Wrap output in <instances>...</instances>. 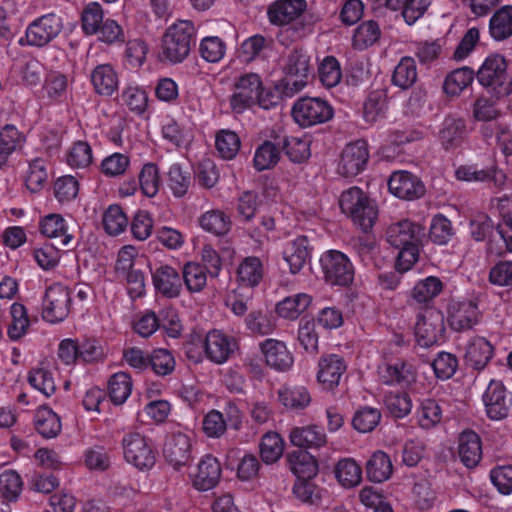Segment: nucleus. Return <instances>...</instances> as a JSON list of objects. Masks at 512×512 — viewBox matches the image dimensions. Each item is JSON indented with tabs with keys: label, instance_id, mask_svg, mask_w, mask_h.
Instances as JSON below:
<instances>
[{
	"label": "nucleus",
	"instance_id": "obj_21",
	"mask_svg": "<svg viewBox=\"0 0 512 512\" xmlns=\"http://www.w3.org/2000/svg\"><path fill=\"white\" fill-rule=\"evenodd\" d=\"M152 284L158 294L166 298H177L182 290V278L170 265L162 264L151 271Z\"/></svg>",
	"mask_w": 512,
	"mask_h": 512
},
{
	"label": "nucleus",
	"instance_id": "obj_13",
	"mask_svg": "<svg viewBox=\"0 0 512 512\" xmlns=\"http://www.w3.org/2000/svg\"><path fill=\"white\" fill-rule=\"evenodd\" d=\"M416 367L408 360L397 359L379 365V381L387 386L409 387L416 381Z\"/></svg>",
	"mask_w": 512,
	"mask_h": 512
},
{
	"label": "nucleus",
	"instance_id": "obj_20",
	"mask_svg": "<svg viewBox=\"0 0 512 512\" xmlns=\"http://www.w3.org/2000/svg\"><path fill=\"white\" fill-rule=\"evenodd\" d=\"M221 465L212 455L203 456L195 471L190 474L192 484L198 491H208L214 488L221 478Z\"/></svg>",
	"mask_w": 512,
	"mask_h": 512
},
{
	"label": "nucleus",
	"instance_id": "obj_4",
	"mask_svg": "<svg viewBox=\"0 0 512 512\" xmlns=\"http://www.w3.org/2000/svg\"><path fill=\"white\" fill-rule=\"evenodd\" d=\"M63 29L62 18L55 13L42 15L32 21L20 37V46L44 47L58 37Z\"/></svg>",
	"mask_w": 512,
	"mask_h": 512
},
{
	"label": "nucleus",
	"instance_id": "obj_31",
	"mask_svg": "<svg viewBox=\"0 0 512 512\" xmlns=\"http://www.w3.org/2000/svg\"><path fill=\"white\" fill-rule=\"evenodd\" d=\"M263 276V263L256 256L245 257L238 265L236 278L242 287L253 288L258 286Z\"/></svg>",
	"mask_w": 512,
	"mask_h": 512
},
{
	"label": "nucleus",
	"instance_id": "obj_44",
	"mask_svg": "<svg viewBox=\"0 0 512 512\" xmlns=\"http://www.w3.org/2000/svg\"><path fill=\"white\" fill-rule=\"evenodd\" d=\"M40 231L49 238H60L62 246H68L72 236L67 233L64 218L59 214H50L40 222Z\"/></svg>",
	"mask_w": 512,
	"mask_h": 512
},
{
	"label": "nucleus",
	"instance_id": "obj_11",
	"mask_svg": "<svg viewBox=\"0 0 512 512\" xmlns=\"http://www.w3.org/2000/svg\"><path fill=\"white\" fill-rule=\"evenodd\" d=\"M324 278L332 285L346 286L353 281L354 267L350 259L338 250L325 252L320 258Z\"/></svg>",
	"mask_w": 512,
	"mask_h": 512
},
{
	"label": "nucleus",
	"instance_id": "obj_12",
	"mask_svg": "<svg viewBox=\"0 0 512 512\" xmlns=\"http://www.w3.org/2000/svg\"><path fill=\"white\" fill-rule=\"evenodd\" d=\"M445 331L444 316L435 308H425L417 315L415 335L419 345L429 347L435 344Z\"/></svg>",
	"mask_w": 512,
	"mask_h": 512
},
{
	"label": "nucleus",
	"instance_id": "obj_19",
	"mask_svg": "<svg viewBox=\"0 0 512 512\" xmlns=\"http://www.w3.org/2000/svg\"><path fill=\"white\" fill-rule=\"evenodd\" d=\"M346 369L347 364L341 355H322L318 362L317 380L324 389L332 390L339 385Z\"/></svg>",
	"mask_w": 512,
	"mask_h": 512
},
{
	"label": "nucleus",
	"instance_id": "obj_37",
	"mask_svg": "<svg viewBox=\"0 0 512 512\" xmlns=\"http://www.w3.org/2000/svg\"><path fill=\"white\" fill-rule=\"evenodd\" d=\"M366 475L369 481L382 483L388 480L393 472L390 457L383 451L374 452L366 463Z\"/></svg>",
	"mask_w": 512,
	"mask_h": 512
},
{
	"label": "nucleus",
	"instance_id": "obj_56",
	"mask_svg": "<svg viewBox=\"0 0 512 512\" xmlns=\"http://www.w3.org/2000/svg\"><path fill=\"white\" fill-rule=\"evenodd\" d=\"M182 282L191 293L200 292L207 283L206 269L195 262H188L182 270Z\"/></svg>",
	"mask_w": 512,
	"mask_h": 512
},
{
	"label": "nucleus",
	"instance_id": "obj_41",
	"mask_svg": "<svg viewBox=\"0 0 512 512\" xmlns=\"http://www.w3.org/2000/svg\"><path fill=\"white\" fill-rule=\"evenodd\" d=\"M336 479L345 488H353L362 480V469L352 458H343L338 461L334 470Z\"/></svg>",
	"mask_w": 512,
	"mask_h": 512
},
{
	"label": "nucleus",
	"instance_id": "obj_60",
	"mask_svg": "<svg viewBox=\"0 0 512 512\" xmlns=\"http://www.w3.org/2000/svg\"><path fill=\"white\" fill-rule=\"evenodd\" d=\"M284 441L276 432L266 433L260 443V455L262 460L267 463L276 462L283 454Z\"/></svg>",
	"mask_w": 512,
	"mask_h": 512
},
{
	"label": "nucleus",
	"instance_id": "obj_59",
	"mask_svg": "<svg viewBox=\"0 0 512 512\" xmlns=\"http://www.w3.org/2000/svg\"><path fill=\"white\" fill-rule=\"evenodd\" d=\"M199 54L208 63H218L226 54V43L218 36L204 37L199 44Z\"/></svg>",
	"mask_w": 512,
	"mask_h": 512
},
{
	"label": "nucleus",
	"instance_id": "obj_33",
	"mask_svg": "<svg viewBox=\"0 0 512 512\" xmlns=\"http://www.w3.org/2000/svg\"><path fill=\"white\" fill-rule=\"evenodd\" d=\"M387 109V93L384 90L372 91L365 100L363 118L368 124H381L387 116Z\"/></svg>",
	"mask_w": 512,
	"mask_h": 512
},
{
	"label": "nucleus",
	"instance_id": "obj_9",
	"mask_svg": "<svg viewBox=\"0 0 512 512\" xmlns=\"http://www.w3.org/2000/svg\"><path fill=\"white\" fill-rule=\"evenodd\" d=\"M125 460L136 468L150 469L154 466L156 455L149 439L138 432H129L122 439Z\"/></svg>",
	"mask_w": 512,
	"mask_h": 512
},
{
	"label": "nucleus",
	"instance_id": "obj_17",
	"mask_svg": "<svg viewBox=\"0 0 512 512\" xmlns=\"http://www.w3.org/2000/svg\"><path fill=\"white\" fill-rule=\"evenodd\" d=\"M487 416L492 420H502L508 416L512 399L500 381L492 380L483 394Z\"/></svg>",
	"mask_w": 512,
	"mask_h": 512
},
{
	"label": "nucleus",
	"instance_id": "obj_47",
	"mask_svg": "<svg viewBox=\"0 0 512 512\" xmlns=\"http://www.w3.org/2000/svg\"><path fill=\"white\" fill-rule=\"evenodd\" d=\"M132 391V381L126 372L113 374L108 381V394L115 405L123 404Z\"/></svg>",
	"mask_w": 512,
	"mask_h": 512
},
{
	"label": "nucleus",
	"instance_id": "obj_39",
	"mask_svg": "<svg viewBox=\"0 0 512 512\" xmlns=\"http://www.w3.org/2000/svg\"><path fill=\"white\" fill-rule=\"evenodd\" d=\"M490 36L502 41L512 35V6L505 5L495 11L489 21Z\"/></svg>",
	"mask_w": 512,
	"mask_h": 512
},
{
	"label": "nucleus",
	"instance_id": "obj_51",
	"mask_svg": "<svg viewBox=\"0 0 512 512\" xmlns=\"http://www.w3.org/2000/svg\"><path fill=\"white\" fill-rule=\"evenodd\" d=\"M443 289L444 283L438 277L428 276L415 284L412 298L418 303H427L440 295Z\"/></svg>",
	"mask_w": 512,
	"mask_h": 512
},
{
	"label": "nucleus",
	"instance_id": "obj_40",
	"mask_svg": "<svg viewBox=\"0 0 512 512\" xmlns=\"http://www.w3.org/2000/svg\"><path fill=\"white\" fill-rule=\"evenodd\" d=\"M37 432L44 438H54L61 431V421L58 415L48 407H41L34 417Z\"/></svg>",
	"mask_w": 512,
	"mask_h": 512
},
{
	"label": "nucleus",
	"instance_id": "obj_32",
	"mask_svg": "<svg viewBox=\"0 0 512 512\" xmlns=\"http://www.w3.org/2000/svg\"><path fill=\"white\" fill-rule=\"evenodd\" d=\"M475 78L473 69L460 67L449 72L443 81V92L449 98H455L472 85Z\"/></svg>",
	"mask_w": 512,
	"mask_h": 512
},
{
	"label": "nucleus",
	"instance_id": "obj_25",
	"mask_svg": "<svg viewBox=\"0 0 512 512\" xmlns=\"http://www.w3.org/2000/svg\"><path fill=\"white\" fill-rule=\"evenodd\" d=\"M90 82L96 94L110 97L119 88V76L110 64L97 65L90 74Z\"/></svg>",
	"mask_w": 512,
	"mask_h": 512
},
{
	"label": "nucleus",
	"instance_id": "obj_58",
	"mask_svg": "<svg viewBox=\"0 0 512 512\" xmlns=\"http://www.w3.org/2000/svg\"><path fill=\"white\" fill-rule=\"evenodd\" d=\"M28 382L46 397L52 396L56 391L53 373L46 367L31 369L28 374Z\"/></svg>",
	"mask_w": 512,
	"mask_h": 512
},
{
	"label": "nucleus",
	"instance_id": "obj_6",
	"mask_svg": "<svg viewBox=\"0 0 512 512\" xmlns=\"http://www.w3.org/2000/svg\"><path fill=\"white\" fill-rule=\"evenodd\" d=\"M306 9V0H275L268 6L267 16L269 22L276 26L295 23L294 32L300 38L308 33L306 26L299 22Z\"/></svg>",
	"mask_w": 512,
	"mask_h": 512
},
{
	"label": "nucleus",
	"instance_id": "obj_50",
	"mask_svg": "<svg viewBox=\"0 0 512 512\" xmlns=\"http://www.w3.org/2000/svg\"><path fill=\"white\" fill-rule=\"evenodd\" d=\"M381 30L377 22H362L354 31L352 44L355 49L364 50L375 44L380 38Z\"/></svg>",
	"mask_w": 512,
	"mask_h": 512
},
{
	"label": "nucleus",
	"instance_id": "obj_3",
	"mask_svg": "<svg viewBox=\"0 0 512 512\" xmlns=\"http://www.w3.org/2000/svg\"><path fill=\"white\" fill-rule=\"evenodd\" d=\"M341 210L349 215L355 225L367 232L375 223L377 210L372 201L358 187H351L340 196Z\"/></svg>",
	"mask_w": 512,
	"mask_h": 512
},
{
	"label": "nucleus",
	"instance_id": "obj_52",
	"mask_svg": "<svg viewBox=\"0 0 512 512\" xmlns=\"http://www.w3.org/2000/svg\"><path fill=\"white\" fill-rule=\"evenodd\" d=\"M442 409L434 399H424L417 409V422L422 429L430 430L440 424Z\"/></svg>",
	"mask_w": 512,
	"mask_h": 512
},
{
	"label": "nucleus",
	"instance_id": "obj_16",
	"mask_svg": "<svg viewBox=\"0 0 512 512\" xmlns=\"http://www.w3.org/2000/svg\"><path fill=\"white\" fill-rule=\"evenodd\" d=\"M203 348L210 361L215 364H223L237 349V341L234 337L215 329L209 331L205 336Z\"/></svg>",
	"mask_w": 512,
	"mask_h": 512
},
{
	"label": "nucleus",
	"instance_id": "obj_14",
	"mask_svg": "<svg viewBox=\"0 0 512 512\" xmlns=\"http://www.w3.org/2000/svg\"><path fill=\"white\" fill-rule=\"evenodd\" d=\"M369 160L368 144L365 140L348 143L342 153L338 171L346 177L360 174L366 168Z\"/></svg>",
	"mask_w": 512,
	"mask_h": 512
},
{
	"label": "nucleus",
	"instance_id": "obj_43",
	"mask_svg": "<svg viewBox=\"0 0 512 512\" xmlns=\"http://www.w3.org/2000/svg\"><path fill=\"white\" fill-rule=\"evenodd\" d=\"M280 402L292 410L306 408L311 402V396L304 386H286L278 392Z\"/></svg>",
	"mask_w": 512,
	"mask_h": 512
},
{
	"label": "nucleus",
	"instance_id": "obj_54",
	"mask_svg": "<svg viewBox=\"0 0 512 512\" xmlns=\"http://www.w3.org/2000/svg\"><path fill=\"white\" fill-rule=\"evenodd\" d=\"M417 80L416 63L411 57H403L394 69L392 82L402 89L410 88Z\"/></svg>",
	"mask_w": 512,
	"mask_h": 512
},
{
	"label": "nucleus",
	"instance_id": "obj_53",
	"mask_svg": "<svg viewBox=\"0 0 512 512\" xmlns=\"http://www.w3.org/2000/svg\"><path fill=\"white\" fill-rule=\"evenodd\" d=\"M11 324L8 327V337L13 340H19L28 331L30 320L25 306L21 303H13L10 307Z\"/></svg>",
	"mask_w": 512,
	"mask_h": 512
},
{
	"label": "nucleus",
	"instance_id": "obj_63",
	"mask_svg": "<svg viewBox=\"0 0 512 512\" xmlns=\"http://www.w3.org/2000/svg\"><path fill=\"white\" fill-rule=\"evenodd\" d=\"M215 146L223 159L230 160L240 149V138L234 130H218L215 135Z\"/></svg>",
	"mask_w": 512,
	"mask_h": 512
},
{
	"label": "nucleus",
	"instance_id": "obj_23",
	"mask_svg": "<svg viewBox=\"0 0 512 512\" xmlns=\"http://www.w3.org/2000/svg\"><path fill=\"white\" fill-rule=\"evenodd\" d=\"M423 235L424 228L410 220H401L393 223L386 231L388 243L395 248L420 243Z\"/></svg>",
	"mask_w": 512,
	"mask_h": 512
},
{
	"label": "nucleus",
	"instance_id": "obj_10",
	"mask_svg": "<svg viewBox=\"0 0 512 512\" xmlns=\"http://www.w3.org/2000/svg\"><path fill=\"white\" fill-rule=\"evenodd\" d=\"M71 301L68 287L60 283L49 286L42 300V318L49 323L62 322L70 313Z\"/></svg>",
	"mask_w": 512,
	"mask_h": 512
},
{
	"label": "nucleus",
	"instance_id": "obj_35",
	"mask_svg": "<svg viewBox=\"0 0 512 512\" xmlns=\"http://www.w3.org/2000/svg\"><path fill=\"white\" fill-rule=\"evenodd\" d=\"M288 463L290 470L298 479L309 480L318 472L316 458L305 450H297L289 453Z\"/></svg>",
	"mask_w": 512,
	"mask_h": 512
},
{
	"label": "nucleus",
	"instance_id": "obj_42",
	"mask_svg": "<svg viewBox=\"0 0 512 512\" xmlns=\"http://www.w3.org/2000/svg\"><path fill=\"white\" fill-rule=\"evenodd\" d=\"M272 40L260 34L245 39L239 48V57L245 62H251L266 55L272 48Z\"/></svg>",
	"mask_w": 512,
	"mask_h": 512
},
{
	"label": "nucleus",
	"instance_id": "obj_55",
	"mask_svg": "<svg viewBox=\"0 0 512 512\" xmlns=\"http://www.w3.org/2000/svg\"><path fill=\"white\" fill-rule=\"evenodd\" d=\"M384 404L391 416L397 419L405 418L410 414L413 404L406 392H389L385 395Z\"/></svg>",
	"mask_w": 512,
	"mask_h": 512
},
{
	"label": "nucleus",
	"instance_id": "obj_2",
	"mask_svg": "<svg viewBox=\"0 0 512 512\" xmlns=\"http://www.w3.org/2000/svg\"><path fill=\"white\" fill-rule=\"evenodd\" d=\"M477 80L496 97L507 96L512 92V77L508 73V64L503 55H488L477 71Z\"/></svg>",
	"mask_w": 512,
	"mask_h": 512
},
{
	"label": "nucleus",
	"instance_id": "obj_24",
	"mask_svg": "<svg viewBox=\"0 0 512 512\" xmlns=\"http://www.w3.org/2000/svg\"><path fill=\"white\" fill-rule=\"evenodd\" d=\"M163 454L172 465H185L191 457L190 437L182 432L171 434L165 441Z\"/></svg>",
	"mask_w": 512,
	"mask_h": 512
},
{
	"label": "nucleus",
	"instance_id": "obj_38",
	"mask_svg": "<svg viewBox=\"0 0 512 512\" xmlns=\"http://www.w3.org/2000/svg\"><path fill=\"white\" fill-rule=\"evenodd\" d=\"M311 302L312 297L309 294L298 293L280 301L276 306V312L281 318L295 320L307 310Z\"/></svg>",
	"mask_w": 512,
	"mask_h": 512
},
{
	"label": "nucleus",
	"instance_id": "obj_64",
	"mask_svg": "<svg viewBox=\"0 0 512 512\" xmlns=\"http://www.w3.org/2000/svg\"><path fill=\"white\" fill-rule=\"evenodd\" d=\"M381 420V412L374 407L364 406L359 408L352 419L354 429L361 433L371 432Z\"/></svg>",
	"mask_w": 512,
	"mask_h": 512
},
{
	"label": "nucleus",
	"instance_id": "obj_36",
	"mask_svg": "<svg viewBox=\"0 0 512 512\" xmlns=\"http://www.w3.org/2000/svg\"><path fill=\"white\" fill-rule=\"evenodd\" d=\"M311 143L312 138L308 133H302L299 136L292 135L285 138L283 150L290 161L301 164L311 156Z\"/></svg>",
	"mask_w": 512,
	"mask_h": 512
},
{
	"label": "nucleus",
	"instance_id": "obj_30",
	"mask_svg": "<svg viewBox=\"0 0 512 512\" xmlns=\"http://www.w3.org/2000/svg\"><path fill=\"white\" fill-rule=\"evenodd\" d=\"M310 257L309 241L306 236H298L289 241L284 249V260L292 274L298 273Z\"/></svg>",
	"mask_w": 512,
	"mask_h": 512
},
{
	"label": "nucleus",
	"instance_id": "obj_22",
	"mask_svg": "<svg viewBox=\"0 0 512 512\" xmlns=\"http://www.w3.org/2000/svg\"><path fill=\"white\" fill-rule=\"evenodd\" d=\"M259 348L266 364L272 369L285 372L292 367L294 359L284 342L268 338L259 344Z\"/></svg>",
	"mask_w": 512,
	"mask_h": 512
},
{
	"label": "nucleus",
	"instance_id": "obj_8",
	"mask_svg": "<svg viewBox=\"0 0 512 512\" xmlns=\"http://www.w3.org/2000/svg\"><path fill=\"white\" fill-rule=\"evenodd\" d=\"M334 115L332 106L318 97H302L292 108L295 122L302 127H310L329 121Z\"/></svg>",
	"mask_w": 512,
	"mask_h": 512
},
{
	"label": "nucleus",
	"instance_id": "obj_27",
	"mask_svg": "<svg viewBox=\"0 0 512 512\" xmlns=\"http://www.w3.org/2000/svg\"><path fill=\"white\" fill-rule=\"evenodd\" d=\"M292 445L303 449H318L327 443L324 429L316 426L294 427L289 434Z\"/></svg>",
	"mask_w": 512,
	"mask_h": 512
},
{
	"label": "nucleus",
	"instance_id": "obj_26",
	"mask_svg": "<svg viewBox=\"0 0 512 512\" xmlns=\"http://www.w3.org/2000/svg\"><path fill=\"white\" fill-rule=\"evenodd\" d=\"M70 84L66 74L52 70L45 75L41 98L49 103H61L67 98Z\"/></svg>",
	"mask_w": 512,
	"mask_h": 512
},
{
	"label": "nucleus",
	"instance_id": "obj_61",
	"mask_svg": "<svg viewBox=\"0 0 512 512\" xmlns=\"http://www.w3.org/2000/svg\"><path fill=\"white\" fill-rule=\"evenodd\" d=\"M13 73L27 86H36L42 77L43 64L36 58H29L13 68Z\"/></svg>",
	"mask_w": 512,
	"mask_h": 512
},
{
	"label": "nucleus",
	"instance_id": "obj_46",
	"mask_svg": "<svg viewBox=\"0 0 512 512\" xmlns=\"http://www.w3.org/2000/svg\"><path fill=\"white\" fill-rule=\"evenodd\" d=\"M199 224L205 231L218 236L228 233L231 228L230 217L218 209L202 214L199 218Z\"/></svg>",
	"mask_w": 512,
	"mask_h": 512
},
{
	"label": "nucleus",
	"instance_id": "obj_1",
	"mask_svg": "<svg viewBox=\"0 0 512 512\" xmlns=\"http://www.w3.org/2000/svg\"><path fill=\"white\" fill-rule=\"evenodd\" d=\"M196 27L190 20H177L163 32L158 58L165 64H180L189 56L196 40Z\"/></svg>",
	"mask_w": 512,
	"mask_h": 512
},
{
	"label": "nucleus",
	"instance_id": "obj_62",
	"mask_svg": "<svg viewBox=\"0 0 512 512\" xmlns=\"http://www.w3.org/2000/svg\"><path fill=\"white\" fill-rule=\"evenodd\" d=\"M124 104L134 113L143 114L148 106L146 90L137 84H128L122 92Z\"/></svg>",
	"mask_w": 512,
	"mask_h": 512
},
{
	"label": "nucleus",
	"instance_id": "obj_28",
	"mask_svg": "<svg viewBox=\"0 0 512 512\" xmlns=\"http://www.w3.org/2000/svg\"><path fill=\"white\" fill-rule=\"evenodd\" d=\"M430 5L431 0H385V7L400 12L405 23L410 26L424 16Z\"/></svg>",
	"mask_w": 512,
	"mask_h": 512
},
{
	"label": "nucleus",
	"instance_id": "obj_7",
	"mask_svg": "<svg viewBox=\"0 0 512 512\" xmlns=\"http://www.w3.org/2000/svg\"><path fill=\"white\" fill-rule=\"evenodd\" d=\"M262 88V78L254 72H246L235 77L229 102L235 113H242L256 105Z\"/></svg>",
	"mask_w": 512,
	"mask_h": 512
},
{
	"label": "nucleus",
	"instance_id": "obj_5",
	"mask_svg": "<svg viewBox=\"0 0 512 512\" xmlns=\"http://www.w3.org/2000/svg\"><path fill=\"white\" fill-rule=\"evenodd\" d=\"M283 72V92L287 96H292L303 90L308 84L311 72L309 54L298 49L292 51L287 57Z\"/></svg>",
	"mask_w": 512,
	"mask_h": 512
},
{
	"label": "nucleus",
	"instance_id": "obj_57",
	"mask_svg": "<svg viewBox=\"0 0 512 512\" xmlns=\"http://www.w3.org/2000/svg\"><path fill=\"white\" fill-rule=\"evenodd\" d=\"M166 181L173 195L180 198L187 194L191 186V175L188 171H184L179 164L175 163L170 166Z\"/></svg>",
	"mask_w": 512,
	"mask_h": 512
},
{
	"label": "nucleus",
	"instance_id": "obj_29",
	"mask_svg": "<svg viewBox=\"0 0 512 512\" xmlns=\"http://www.w3.org/2000/svg\"><path fill=\"white\" fill-rule=\"evenodd\" d=\"M458 454L467 468H474L482 458L481 440L474 431H464L459 437Z\"/></svg>",
	"mask_w": 512,
	"mask_h": 512
},
{
	"label": "nucleus",
	"instance_id": "obj_34",
	"mask_svg": "<svg viewBox=\"0 0 512 512\" xmlns=\"http://www.w3.org/2000/svg\"><path fill=\"white\" fill-rule=\"evenodd\" d=\"M492 355V345L483 337H474L466 347L465 360L468 365L480 370L487 365Z\"/></svg>",
	"mask_w": 512,
	"mask_h": 512
},
{
	"label": "nucleus",
	"instance_id": "obj_49",
	"mask_svg": "<svg viewBox=\"0 0 512 512\" xmlns=\"http://www.w3.org/2000/svg\"><path fill=\"white\" fill-rule=\"evenodd\" d=\"M280 160V151L271 141H264L255 150L253 167L256 171L262 172L275 167Z\"/></svg>",
	"mask_w": 512,
	"mask_h": 512
},
{
	"label": "nucleus",
	"instance_id": "obj_15",
	"mask_svg": "<svg viewBox=\"0 0 512 512\" xmlns=\"http://www.w3.org/2000/svg\"><path fill=\"white\" fill-rule=\"evenodd\" d=\"M476 301L471 299L452 300L448 305V322L455 331L473 328L480 320Z\"/></svg>",
	"mask_w": 512,
	"mask_h": 512
},
{
	"label": "nucleus",
	"instance_id": "obj_45",
	"mask_svg": "<svg viewBox=\"0 0 512 512\" xmlns=\"http://www.w3.org/2000/svg\"><path fill=\"white\" fill-rule=\"evenodd\" d=\"M318 79L325 88L336 87L342 79V69L339 61L333 56L320 60L317 69Z\"/></svg>",
	"mask_w": 512,
	"mask_h": 512
},
{
	"label": "nucleus",
	"instance_id": "obj_48",
	"mask_svg": "<svg viewBox=\"0 0 512 512\" xmlns=\"http://www.w3.org/2000/svg\"><path fill=\"white\" fill-rule=\"evenodd\" d=\"M47 162L43 158H34L28 162L25 184L31 192L42 190L47 182Z\"/></svg>",
	"mask_w": 512,
	"mask_h": 512
},
{
	"label": "nucleus",
	"instance_id": "obj_18",
	"mask_svg": "<svg viewBox=\"0 0 512 512\" xmlns=\"http://www.w3.org/2000/svg\"><path fill=\"white\" fill-rule=\"evenodd\" d=\"M388 187L393 195L406 200L420 198L425 193L423 182L407 171L394 172L389 178Z\"/></svg>",
	"mask_w": 512,
	"mask_h": 512
}]
</instances>
